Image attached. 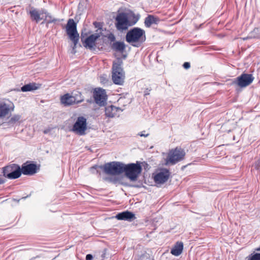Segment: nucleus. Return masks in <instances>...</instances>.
Listing matches in <instances>:
<instances>
[{
    "label": "nucleus",
    "mask_w": 260,
    "mask_h": 260,
    "mask_svg": "<svg viewBox=\"0 0 260 260\" xmlns=\"http://www.w3.org/2000/svg\"><path fill=\"white\" fill-rule=\"evenodd\" d=\"M124 164L120 161H112L105 164L104 166L98 167L94 166L91 170H95L98 167L102 169L104 172L108 175H119L123 173Z\"/></svg>",
    "instance_id": "nucleus-1"
},
{
    "label": "nucleus",
    "mask_w": 260,
    "mask_h": 260,
    "mask_svg": "<svg viewBox=\"0 0 260 260\" xmlns=\"http://www.w3.org/2000/svg\"><path fill=\"white\" fill-rule=\"evenodd\" d=\"M125 40L127 42L132 44L133 46L138 47L139 45L133 43L144 42L146 40L145 32L141 28L134 27L127 32Z\"/></svg>",
    "instance_id": "nucleus-2"
},
{
    "label": "nucleus",
    "mask_w": 260,
    "mask_h": 260,
    "mask_svg": "<svg viewBox=\"0 0 260 260\" xmlns=\"http://www.w3.org/2000/svg\"><path fill=\"white\" fill-rule=\"evenodd\" d=\"M186 153L181 147H177L170 150L166 158L167 165H174L184 159Z\"/></svg>",
    "instance_id": "nucleus-3"
},
{
    "label": "nucleus",
    "mask_w": 260,
    "mask_h": 260,
    "mask_svg": "<svg viewBox=\"0 0 260 260\" xmlns=\"http://www.w3.org/2000/svg\"><path fill=\"white\" fill-rule=\"evenodd\" d=\"M124 169L123 172L125 173V176L131 181H136L142 170L140 162L139 161H137L136 164L124 165Z\"/></svg>",
    "instance_id": "nucleus-4"
},
{
    "label": "nucleus",
    "mask_w": 260,
    "mask_h": 260,
    "mask_svg": "<svg viewBox=\"0 0 260 260\" xmlns=\"http://www.w3.org/2000/svg\"><path fill=\"white\" fill-rule=\"evenodd\" d=\"M125 78L124 72L122 68V62H113L112 66V79L113 83L121 85L123 84Z\"/></svg>",
    "instance_id": "nucleus-5"
},
{
    "label": "nucleus",
    "mask_w": 260,
    "mask_h": 260,
    "mask_svg": "<svg viewBox=\"0 0 260 260\" xmlns=\"http://www.w3.org/2000/svg\"><path fill=\"white\" fill-rule=\"evenodd\" d=\"M66 32L70 39L73 42V49L76 47L79 39V35L77 30V24L73 19H69L66 25Z\"/></svg>",
    "instance_id": "nucleus-6"
},
{
    "label": "nucleus",
    "mask_w": 260,
    "mask_h": 260,
    "mask_svg": "<svg viewBox=\"0 0 260 260\" xmlns=\"http://www.w3.org/2000/svg\"><path fill=\"white\" fill-rule=\"evenodd\" d=\"M3 173L5 178L10 179H17L21 175L20 167L15 164H10L3 168Z\"/></svg>",
    "instance_id": "nucleus-7"
},
{
    "label": "nucleus",
    "mask_w": 260,
    "mask_h": 260,
    "mask_svg": "<svg viewBox=\"0 0 260 260\" xmlns=\"http://www.w3.org/2000/svg\"><path fill=\"white\" fill-rule=\"evenodd\" d=\"M253 80L254 77L252 74L243 73L240 76L234 79L231 84L236 85L241 88H243L249 85Z\"/></svg>",
    "instance_id": "nucleus-8"
},
{
    "label": "nucleus",
    "mask_w": 260,
    "mask_h": 260,
    "mask_svg": "<svg viewBox=\"0 0 260 260\" xmlns=\"http://www.w3.org/2000/svg\"><path fill=\"white\" fill-rule=\"evenodd\" d=\"M87 129V120L83 117H78L75 123L73 125L72 131L80 136H83L85 134V131Z\"/></svg>",
    "instance_id": "nucleus-9"
},
{
    "label": "nucleus",
    "mask_w": 260,
    "mask_h": 260,
    "mask_svg": "<svg viewBox=\"0 0 260 260\" xmlns=\"http://www.w3.org/2000/svg\"><path fill=\"white\" fill-rule=\"evenodd\" d=\"M128 20L126 13L121 12L118 13L115 18V26L116 28L118 30L127 29L129 27Z\"/></svg>",
    "instance_id": "nucleus-10"
},
{
    "label": "nucleus",
    "mask_w": 260,
    "mask_h": 260,
    "mask_svg": "<svg viewBox=\"0 0 260 260\" xmlns=\"http://www.w3.org/2000/svg\"><path fill=\"white\" fill-rule=\"evenodd\" d=\"M95 103L100 106H104L106 103L107 96L105 89L101 88H95L93 92Z\"/></svg>",
    "instance_id": "nucleus-11"
},
{
    "label": "nucleus",
    "mask_w": 260,
    "mask_h": 260,
    "mask_svg": "<svg viewBox=\"0 0 260 260\" xmlns=\"http://www.w3.org/2000/svg\"><path fill=\"white\" fill-rule=\"evenodd\" d=\"M99 37L100 35L98 34H94L84 39V36L82 33L81 39L85 48L91 49L95 46V42Z\"/></svg>",
    "instance_id": "nucleus-12"
},
{
    "label": "nucleus",
    "mask_w": 260,
    "mask_h": 260,
    "mask_svg": "<svg viewBox=\"0 0 260 260\" xmlns=\"http://www.w3.org/2000/svg\"><path fill=\"white\" fill-rule=\"evenodd\" d=\"M20 171L21 172V174L32 175L37 172V165L34 164H24L22 165V167L20 168Z\"/></svg>",
    "instance_id": "nucleus-13"
},
{
    "label": "nucleus",
    "mask_w": 260,
    "mask_h": 260,
    "mask_svg": "<svg viewBox=\"0 0 260 260\" xmlns=\"http://www.w3.org/2000/svg\"><path fill=\"white\" fill-rule=\"evenodd\" d=\"M14 109L12 103L8 104L5 102L0 103V118H4Z\"/></svg>",
    "instance_id": "nucleus-14"
},
{
    "label": "nucleus",
    "mask_w": 260,
    "mask_h": 260,
    "mask_svg": "<svg viewBox=\"0 0 260 260\" xmlns=\"http://www.w3.org/2000/svg\"><path fill=\"white\" fill-rule=\"evenodd\" d=\"M169 176L170 173L169 170L164 169L154 176V180L156 183H164L167 181Z\"/></svg>",
    "instance_id": "nucleus-15"
},
{
    "label": "nucleus",
    "mask_w": 260,
    "mask_h": 260,
    "mask_svg": "<svg viewBox=\"0 0 260 260\" xmlns=\"http://www.w3.org/2000/svg\"><path fill=\"white\" fill-rule=\"evenodd\" d=\"M81 100H80V99H75L73 95H70L69 93L64 94L60 99L61 103L65 106L80 103Z\"/></svg>",
    "instance_id": "nucleus-16"
},
{
    "label": "nucleus",
    "mask_w": 260,
    "mask_h": 260,
    "mask_svg": "<svg viewBox=\"0 0 260 260\" xmlns=\"http://www.w3.org/2000/svg\"><path fill=\"white\" fill-rule=\"evenodd\" d=\"M115 218L119 220L128 221H132L136 218L135 214L128 211H125L118 213L115 216Z\"/></svg>",
    "instance_id": "nucleus-17"
},
{
    "label": "nucleus",
    "mask_w": 260,
    "mask_h": 260,
    "mask_svg": "<svg viewBox=\"0 0 260 260\" xmlns=\"http://www.w3.org/2000/svg\"><path fill=\"white\" fill-rule=\"evenodd\" d=\"M119 111L122 112V110L113 105L105 108V115L107 117L113 118L116 116Z\"/></svg>",
    "instance_id": "nucleus-18"
},
{
    "label": "nucleus",
    "mask_w": 260,
    "mask_h": 260,
    "mask_svg": "<svg viewBox=\"0 0 260 260\" xmlns=\"http://www.w3.org/2000/svg\"><path fill=\"white\" fill-rule=\"evenodd\" d=\"M28 14L30 15L31 19L32 21H36V23H38L40 20L43 19V18L41 17V15L44 14V13H41V10L39 11L37 9L33 8L29 11Z\"/></svg>",
    "instance_id": "nucleus-19"
},
{
    "label": "nucleus",
    "mask_w": 260,
    "mask_h": 260,
    "mask_svg": "<svg viewBox=\"0 0 260 260\" xmlns=\"http://www.w3.org/2000/svg\"><path fill=\"white\" fill-rule=\"evenodd\" d=\"M126 16L128 18V22L129 26L135 25L139 20L140 15L139 14H135L133 12L126 13Z\"/></svg>",
    "instance_id": "nucleus-20"
},
{
    "label": "nucleus",
    "mask_w": 260,
    "mask_h": 260,
    "mask_svg": "<svg viewBox=\"0 0 260 260\" xmlns=\"http://www.w3.org/2000/svg\"><path fill=\"white\" fill-rule=\"evenodd\" d=\"M183 249V243L182 242H177L172 248L171 253L173 255L178 256L182 253Z\"/></svg>",
    "instance_id": "nucleus-21"
},
{
    "label": "nucleus",
    "mask_w": 260,
    "mask_h": 260,
    "mask_svg": "<svg viewBox=\"0 0 260 260\" xmlns=\"http://www.w3.org/2000/svg\"><path fill=\"white\" fill-rule=\"evenodd\" d=\"M159 21V19L153 15H149L145 19L144 24L146 27H150L152 24H157Z\"/></svg>",
    "instance_id": "nucleus-22"
},
{
    "label": "nucleus",
    "mask_w": 260,
    "mask_h": 260,
    "mask_svg": "<svg viewBox=\"0 0 260 260\" xmlns=\"http://www.w3.org/2000/svg\"><path fill=\"white\" fill-rule=\"evenodd\" d=\"M112 48L116 51L122 52L125 48V46L123 42H116L112 44Z\"/></svg>",
    "instance_id": "nucleus-23"
},
{
    "label": "nucleus",
    "mask_w": 260,
    "mask_h": 260,
    "mask_svg": "<svg viewBox=\"0 0 260 260\" xmlns=\"http://www.w3.org/2000/svg\"><path fill=\"white\" fill-rule=\"evenodd\" d=\"M21 117L20 115L15 114L8 120L6 124L9 126H13L16 122L20 120Z\"/></svg>",
    "instance_id": "nucleus-24"
},
{
    "label": "nucleus",
    "mask_w": 260,
    "mask_h": 260,
    "mask_svg": "<svg viewBox=\"0 0 260 260\" xmlns=\"http://www.w3.org/2000/svg\"><path fill=\"white\" fill-rule=\"evenodd\" d=\"M37 89L35 83H30L23 86L21 89L23 92L29 91Z\"/></svg>",
    "instance_id": "nucleus-25"
},
{
    "label": "nucleus",
    "mask_w": 260,
    "mask_h": 260,
    "mask_svg": "<svg viewBox=\"0 0 260 260\" xmlns=\"http://www.w3.org/2000/svg\"><path fill=\"white\" fill-rule=\"evenodd\" d=\"M41 13H44L45 15V19H46L47 18H49V19L48 21V23H51L53 22H55L57 21V19H55L53 18L50 13H49L46 10L42 9H41Z\"/></svg>",
    "instance_id": "nucleus-26"
},
{
    "label": "nucleus",
    "mask_w": 260,
    "mask_h": 260,
    "mask_svg": "<svg viewBox=\"0 0 260 260\" xmlns=\"http://www.w3.org/2000/svg\"><path fill=\"white\" fill-rule=\"evenodd\" d=\"M246 260H260V253H253L249 255Z\"/></svg>",
    "instance_id": "nucleus-27"
},
{
    "label": "nucleus",
    "mask_w": 260,
    "mask_h": 260,
    "mask_svg": "<svg viewBox=\"0 0 260 260\" xmlns=\"http://www.w3.org/2000/svg\"><path fill=\"white\" fill-rule=\"evenodd\" d=\"M73 96L74 98H75V99H80V100L81 99L82 100L81 101V103L84 101V98L80 92H76V93H74Z\"/></svg>",
    "instance_id": "nucleus-28"
},
{
    "label": "nucleus",
    "mask_w": 260,
    "mask_h": 260,
    "mask_svg": "<svg viewBox=\"0 0 260 260\" xmlns=\"http://www.w3.org/2000/svg\"><path fill=\"white\" fill-rule=\"evenodd\" d=\"M139 260H152V259L147 255H142L139 257Z\"/></svg>",
    "instance_id": "nucleus-29"
},
{
    "label": "nucleus",
    "mask_w": 260,
    "mask_h": 260,
    "mask_svg": "<svg viewBox=\"0 0 260 260\" xmlns=\"http://www.w3.org/2000/svg\"><path fill=\"white\" fill-rule=\"evenodd\" d=\"M108 39L109 40H110L111 42H114L115 40V37L114 34L111 33L108 35Z\"/></svg>",
    "instance_id": "nucleus-30"
},
{
    "label": "nucleus",
    "mask_w": 260,
    "mask_h": 260,
    "mask_svg": "<svg viewBox=\"0 0 260 260\" xmlns=\"http://www.w3.org/2000/svg\"><path fill=\"white\" fill-rule=\"evenodd\" d=\"M6 181L5 177L4 176V174H0V185L5 183Z\"/></svg>",
    "instance_id": "nucleus-31"
},
{
    "label": "nucleus",
    "mask_w": 260,
    "mask_h": 260,
    "mask_svg": "<svg viewBox=\"0 0 260 260\" xmlns=\"http://www.w3.org/2000/svg\"><path fill=\"white\" fill-rule=\"evenodd\" d=\"M138 135L141 137H147L149 135V134L148 133L145 134V132L143 131V132H141L139 133L138 134Z\"/></svg>",
    "instance_id": "nucleus-32"
},
{
    "label": "nucleus",
    "mask_w": 260,
    "mask_h": 260,
    "mask_svg": "<svg viewBox=\"0 0 260 260\" xmlns=\"http://www.w3.org/2000/svg\"><path fill=\"white\" fill-rule=\"evenodd\" d=\"M190 63L188 62H185L183 63V67L185 69H188L190 68Z\"/></svg>",
    "instance_id": "nucleus-33"
},
{
    "label": "nucleus",
    "mask_w": 260,
    "mask_h": 260,
    "mask_svg": "<svg viewBox=\"0 0 260 260\" xmlns=\"http://www.w3.org/2000/svg\"><path fill=\"white\" fill-rule=\"evenodd\" d=\"M93 258V256L90 254H88L86 256V260H92Z\"/></svg>",
    "instance_id": "nucleus-34"
},
{
    "label": "nucleus",
    "mask_w": 260,
    "mask_h": 260,
    "mask_svg": "<svg viewBox=\"0 0 260 260\" xmlns=\"http://www.w3.org/2000/svg\"><path fill=\"white\" fill-rule=\"evenodd\" d=\"M150 91H151V89L146 88L144 92V95H149Z\"/></svg>",
    "instance_id": "nucleus-35"
},
{
    "label": "nucleus",
    "mask_w": 260,
    "mask_h": 260,
    "mask_svg": "<svg viewBox=\"0 0 260 260\" xmlns=\"http://www.w3.org/2000/svg\"><path fill=\"white\" fill-rule=\"evenodd\" d=\"M256 251H260V246L257 248L255 249Z\"/></svg>",
    "instance_id": "nucleus-36"
},
{
    "label": "nucleus",
    "mask_w": 260,
    "mask_h": 260,
    "mask_svg": "<svg viewBox=\"0 0 260 260\" xmlns=\"http://www.w3.org/2000/svg\"><path fill=\"white\" fill-rule=\"evenodd\" d=\"M258 164H259V162H258V164H255V166H258Z\"/></svg>",
    "instance_id": "nucleus-37"
},
{
    "label": "nucleus",
    "mask_w": 260,
    "mask_h": 260,
    "mask_svg": "<svg viewBox=\"0 0 260 260\" xmlns=\"http://www.w3.org/2000/svg\"><path fill=\"white\" fill-rule=\"evenodd\" d=\"M258 164H259V162H258V164H255V166H258Z\"/></svg>",
    "instance_id": "nucleus-38"
},
{
    "label": "nucleus",
    "mask_w": 260,
    "mask_h": 260,
    "mask_svg": "<svg viewBox=\"0 0 260 260\" xmlns=\"http://www.w3.org/2000/svg\"><path fill=\"white\" fill-rule=\"evenodd\" d=\"M258 164H259V162H258V164H255V166H258Z\"/></svg>",
    "instance_id": "nucleus-39"
},
{
    "label": "nucleus",
    "mask_w": 260,
    "mask_h": 260,
    "mask_svg": "<svg viewBox=\"0 0 260 260\" xmlns=\"http://www.w3.org/2000/svg\"><path fill=\"white\" fill-rule=\"evenodd\" d=\"M256 168L257 169H259V168H258V166H256Z\"/></svg>",
    "instance_id": "nucleus-40"
}]
</instances>
